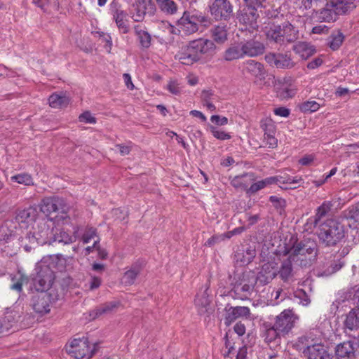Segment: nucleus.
<instances>
[{"mask_svg":"<svg viewBox=\"0 0 359 359\" xmlns=\"http://www.w3.org/2000/svg\"><path fill=\"white\" fill-rule=\"evenodd\" d=\"M279 254L288 255L294 264L301 267L311 266L318 254V246L314 241L305 239L299 241L297 238L292 236Z\"/></svg>","mask_w":359,"mask_h":359,"instance_id":"obj_1","label":"nucleus"},{"mask_svg":"<svg viewBox=\"0 0 359 359\" xmlns=\"http://www.w3.org/2000/svg\"><path fill=\"white\" fill-rule=\"evenodd\" d=\"M217 46L210 39L200 38L191 41L183 46L176 54L175 58L185 65H191L206 57L212 56Z\"/></svg>","mask_w":359,"mask_h":359,"instance_id":"obj_2","label":"nucleus"},{"mask_svg":"<svg viewBox=\"0 0 359 359\" xmlns=\"http://www.w3.org/2000/svg\"><path fill=\"white\" fill-rule=\"evenodd\" d=\"M55 223L52 219L41 217L36 224L29 229L22 243L27 252H29L37 245L51 244Z\"/></svg>","mask_w":359,"mask_h":359,"instance_id":"obj_3","label":"nucleus"},{"mask_svg":"<svg viewBox=\"0 0 359 359\" xmlns=\"http://www.w3.org/2000/svg\"><path fill=\"white\" fill-rule=\"evenodd\" d=\"M359 0H329L325 6L316 11V16L320 22H334L339 15H346L357 6Z\"/></svg>","mask_w":359,"mask_h":359,"instance_id":"obj_4","label":"nucleus"},{"mask_svg":"<svg viewBox=\"0 0 359 359\" xmlns=\"http://www.w3.org/2000/svg\"><path fill=\"white\" fill-rule=\"evenodd\" d=\"M345 236V226L337 219H328L320 224L318 238L323 246L335 247Z\"/></svg>","mask_w":359,"mask_h":359,"instance_id":"obj_5","label":"nucleus"},{"mask_svg":"<svg viewBox=\"0 0 359 359\" xmlns=\"http://www.w3.org/2000/svg\"><path fill=\"white\" fill-rule=\"evenodd\" d=\"M266 38L269 41H273L280 46L295 42L299 36L298 27L293 25L288 20H285L281 24L271 23L266 31Z\"/></svg>","mask_w":359,"mask_h":359,"instance_id":"obj_6","label":"nucleus"},{"mask_svg":"<svg viewBox=\"0 0 359 359\" xmlns=\"http://www.w3.org/2000/svg\"><path fill=\"white\" fill-rule=\"evenodd\" d=\"M299 345H302L304 358L306 359H332L328 347L321 342H316L309 336H302L298 338Z\"/></svg>","mask_w":359,"mask_h":359,"instance_id":"obj_7","label":"nucleus"},{"mask_svg":"<svg viewBox=\"0 0 359 359\" xmlns=\"http://www.w3.org/2000/svg\"><path fill=\"white\" fill-rule=\"evenodd\" d=\"M211 24V20L201 13L184 11L182 17L177 21V25L186 35H190L198 32L199 25L208 27Z\"/></svg>","mask_w":359,"mask_h":359,"instance_id":"obj_8","label":"nucleus"},{"mask_svg":"<svg viewBox=\"0 0 359 359\" xmlns=\"http://www.w3.org/2000/svg\"><path fill=\"white\" fill-rule=\"evenodd\" d=\"M67 210L68 207L64 199L58 196L43 198L40 206V210L47 216L53 212H57L58 215L55 219L57 222H62V224H67L70 221Z\"/></svg>","mask_w":359,"mask_h":359,"instance_id":"obj_9","label":"nucleus"},{"mask_svg":"<svg viewBox=\"0 0 359 359\" xmlns=\"http://www.w3.org/2000/svg\"><path fill=\"white\" fill-rule=\"evenodd\" d=\"M255 275L252 271L245 272L242 276L236 281L230 291V295L234 299H247L252 292L257 283Z\"/></svg>","mask_w":359,"mask_h":359,"instance_id":"obj_10","label":"nucleus"},{"mask_svg":"<svg viewBox=\"0 0 359 359\" xmlns=\"http://www.w3.org/2000/svg\"><path fill=\"white\" fill-rule=\"evenodd\" d=\"M58 299V293L53 289L49 292H37L32 296L30 306L36 313L44 315L50 312V305Z\"/></svg>","mask_w":359,"mask_h":359,"instance_id":"obj_11","label":"nucleus"},{"mask_svg":"<svg viewBox=\"0 0 359 359\" xmlns=\"http://www.w3.org/2000/svg\"><path fill=\"white\" fill-rule=\"evenodd\" d=\"M98 344L95 343L90 348L88 339L86 337L74 339L67 348V352L76 359L91 358L97 351Z\"/></svg>","mask_w":359,"mask_h":359,"instance_id":"obj_12","label":"nucleus"},{"mask_svg":"<svg viewBox=\"0 0 359 359\" xmlns=\"http://www.w3.org/2000/svg\"><path fill=\"white\" fill-rule=\"evenodd\" d=\"M36 274L32 278L34 288L37 292H49L55 280V273L47 265L38 266L35 269Z\"/></svg>","mask_w":359,"mask_h":359,"instance_id":"obj_13","label":"nucleus"},{"mask_svg":"<svg viewBox=\"0 0 359 359\" xmlns=\"http://www.w3.org/2000/svg\"><path fill=\"white\" fill-rule=\"evenodd\" d=\"M208 8L217 22H228L233 16V6L229 0H213Z\"/></svg>","mask_w":359,"mask_h":359,"instance_id":"obj_14","label":"nucleus"},{"mask_svg":"<svg viewBox=\"0 0 359 359\" xmlns=\"http://www.w3.org/2000/svg\"><path fill=\"white\" fill-rule=\"evenodd\" d=\"M40 219L41 217H39L38 208L32 205L18 210L15 217V220L20 228L26 229L32 228V226L35 225Z\"/></svg>","mask_w":359,"mask_h":359,"instance_id":"obj_15","label":"nucleus"},{"mask_svg":"<svg viewBox=\"0 0 359 359\" xmlns=\"http://www.w3.org/2000/svg\"><path fill=\"white\" fill-rule=\"evenodd\" d=\"M297 320L298 316L292 310L285 309L276 317L275 327L284 336L292 330Z\"/></svg>","mask_w":359,"mask_h":359,"instance_id":"obj_16","label":"nucleus"},{"mask_svg":"<svg viewBox=\"0 0 359 359\" xmlns=\"http://www.w3.org/2000/svg\"><path fill=\"white\" fill-rule=\"evenodd\" d=\"M134 13L133 18L135 22H142L146 15H154L156 7L152 0H135L132 5Z\"/></svg>","mask_w":359,"mask_h":359,"instance_id":"obj_17","label":"nucleus"},{"mask_svg":"<svg viewBox=\"0 0 359 359\" xmlns=\"http://www.w3.org/2000/svg\"><path fill=\"white\" fill-rule=\"evenodd\" d=\"M258 8L245 6L237 13V19L240 24L245 26L246 29L255 30L258 28L259 14Z\"/></svg>","mask_w":359,"mask_h":359,"instance_id":"obj_18","label":"nucleus"},{"mask_svg":"<svg viewBox=\"0 0 359 359\" xmlns=\"http://www.w3.org/2000/svg\"><path fill=\"white\" fill-rule=\"evenodd\" d=\"M265 60L271 66L278 69H290L293 68L296 63L288 53H269L265 55Z\"/></svg>","mask_w":359,"mask_h":359,"instance_id":"obj_19","label":"nucleus"},{"mask_svg":"<svg viewBox=\"0 0 359 359\" xmlns=\"http://www.w3.org/2000/svg\"><path fill=\"white\" fill-rule=\"evenodd\" d=\"M295 266L294 262L287 255V257L283 259L279 268L277 267V276L285 283H291L295 280Z\"/></svg>","mask_w":359,"mask_h":359,"instance_id":"obj_20","label":"nucleus"},{"mask_svg":"<svg viewBox=\"0 0 359 359\" xmlns=\"http://www.w3.org/2000/svg\"><path fill=\"white\" fill-rule=\"evenodd\" d=\"M277 263L274 261L264 263L255 278L257 282L264 285L270 283L277 276Z\"/></svg>","mask_w":359,"mask_h":359,"instance_id":"obj_21","label":"nucleus"},{"mask_svg":"<svg viewBox=\"0 0 359 359\" xmlns=\"http://www.w3.org/2000/svg\"><path fill=\"white\" fill-rule=\"evenodd\" d=\"M224 324L229 326L239 318H248L250 310L248 306H231L227 304L224 309Z\"/></svg>","mask_w":359,"mask_h":359,"instance_id":"obj_22","label":"nucleus"},{"mask_svg":"<svg viewBox=\"0 0 359 359\" xmlns=\"http://www.w3.org/2000/svg\"><path fill=\"white\" fill-rule=\"evenodd\" d=\"M239 44L243 57L245 56L256 57L264 53L265 49L262 43L254 39L241 41Z\"/></svg>","mask_w":359,"mask_h":359,"instance_id":"obj_23","label":"nucleus"},{"mask_svg":"<svg viewBox=\"0 0 359 359\" xmlns=\"http://www.w3.org/2000/svg\"><path fill=\"white\" fill-rule=\"evenodd\" d=\"M229 28L224 23L214 25L210 29V35L212 41L217 44H224L228 40Z\"/></svg>","mask_w":359,"mask_h":359,"instance_id":"obj_24","label":"nucleus"},{"mask_svg":"<svg viewBox=\"0 0 359 359\" xmlns=\"http://www.w3.org/2000/svg\"><path fill=\"white\" fill-rule=\"evenodd\" d=\"M292 50L303 60H307L316 53V47L306 41H298L293 46Z\"/></svg>","mask_w":359,"mask_h":359,"instance_id":"obj_25","label":"nucleus"},{"mask_svg":"<svg viewBox=\"0 0 359 359\" xmlns=\"http://www.w3.org/2000/svg\"><path fill=\"white\" fill-rule=\"evenodd\" d=\"M113 18L120 32L127 34L129 32L130 26L126 11L116 8L112 11Z\"/></svg>","mask_w":359,"mask_h":359,"instance_id":"obj_26","label":"nucleus"},{"mask_svg":"<svg viewBox=\"0 0 359 359\" xmlns=\"http://www.w3.org/2000/svg\"><path fill=\"white\" fill-rule=\"evenodd\" d=\"M244 70L251 76L264 79L266 71L263 64L254 60H248L243 63Z\"/></svg>","mask_w":359,"mask_h":359,"instance_id":"obj_27","label":"nucleus"},{"mask_svg":"<svg viewBox=\"0 0 359 359\" xmlns=\"http://www.w3.org/2000/svg\"><path fill=\"white\" fill-rule=\"evenodd\" d=\"M256 255L255 249L252 246L243 247L235 253V259L237 263L242 265L250 263Z\"/></svg>","mask_w":359,"mask_h":359,"instance_id":"obj_28","label":"nucleus"},{"mask_svg":"<svg viewBox=\"0 0 359 359\" xmlns=\"http://www.w3.org/2000/svg\"><path fill=\"white\" fill-rule=\"evenodd\" d=\"M158 8L165 15L172 16L179 13L180 7L174 0H155Z\"/></svg>","mask_w":359,"mask_h":359,"instance_id":"obj_29","label":"nucleus"},{"mask_svg":"<svg viewBox=\"0 0 359 359\" xmlns=\"http://www.w3.org/2000/svg\"><path fill=\"white\" fill-rule=\"evenodd\" d=\"M134 32L137 38L140 48L143 50L148 49L151 45V36L147 32L146 27L137 25L134 27Z\"/></svg>","mask_w":359,"mask_h":359,"instance_id":"obj_30","label":"nucleus"},{"mask_svg":"<svg viewBox=\"0 0 359 359\" xmlns=\"http://www.w3.org/2000/svg\"><path fill=\"white\" fill-rule=\"evenodd\" d=\"M335 353L338 359H354L355 348L353 343L349 341L337 345Z\"/></svg>","mask_w":359,"mask_h":359,"instance_id":"obj_31","label":"nucleus"},{"mask_svg":"<svg viewBox=\"0 0 359 359\" xmlns=\"http://www.w3.org/2000/svg\"><path fill=\"white\" fill-rule=\"evenodd\" d=\"M210 289V283H207L204 286V290L200 291L196 297L195 305L198 307L200 312H205L207 307L210 305V299L209 298L208 290Z\"/></svg>","mask_w":359,"mask_h":359,"instance_id":"obj_32","label":"nucleus"},{"mask_svg":"<svg viewBox=\"0 0 359 359\" xmlns=\"http://www.w3.org/2000/svg\"><path fill=\"white\" fill-rule=\"evenodd\" d=\"M142 268L140 263L136 262L133 264L130 268L123 273L121 283L125 285H132L142 271Z\"/></svg>","mask_w":359,"mask_h":359,"instance_id":"obj_33","label":"nucleus"},{"mask_svg":"<svg viewBox=\"0 0 359 359\" xmlns=\"http://www.w3.org/2000/svg\"><path fill=\"white\" fill-rule=\"evenodd\" d=\"M119 304V302L116 301L102 304L91 312L90 316L93 318H96L102 315L111 313L118 307Z\"/></svg>","mask_w":359,"mask_h":359,"instance_id":"obj_34","label":"nucleus"},{"mask_svg":"<svg viewBox=\"0 0 359 359\" xmlns=\"http://www.w3.org/2000/svg\"><path fill=\"white\" fill-rule=\"evenodd\" d=\"M222 58L227 62L243 58L240 44H231L224 51Z\"/></svg>","mask_w":359,"mask_h":359,"instance_id":"obj_35","label":"nucleus"},{"mask_svg":"<svg viewBox=\"0 0 359 359\" xmlns=\"http://www.w3.org/2000/svg\"><path fill=\"white\" fill-rule=\"evenodd\" d=\"M264 332L263 337L264 341L267 343L276 341L280 339L281 336H283L280 332H279L276 327L275 325H272L269 323H265L264 324Z\"/></svg>","mask_w":359,"mask_h":359,"instance_id":"obj_36","label":"nucleus"},{"mask_svg":"<svg viewBox=\"0 0 359 359\" xmlns=\"http://www.w3.org/2000/svg\"><path fill=\"white\" fill-rule=\"evenodd\" d=\"M13 223L12 220H6L0 226V243H7L14 236L13 229L15 226H13Z\"/></svg>","mask_w":359,"mask_h":359,"instance_id":"obj_37","label":"nucleus"},{"mask_svg":"<svg viewBox=\"0 0 359 359\" xmlns=\"http://www.w3.org/2000/svg\"><path fill=\"white\" fill-rule=\"evenodd\" d=\"M345 36L341 30H334L327 39V46L332 50H337L342 45Z\"/></svg>","mask_w":359,"mask_h":359,"instance_id":"obj_38","label":"nucleus"},{"mask_svg":"<svg viewBox=\"0 0 359 359\" xmlns=\"http://www.w3.org/2000/svg\"><path fill=\"white\" fill-rule=\"evenodd\" d=\"M253 177L252 173L245 172L241 175L235 176L231 180V184L236 189H248L249 180H252Z\"/></svg>","mask_w":359,"mask_h":359,"instance_id":"obj_39","label":"nucleus"},{"mask_svg":"<svg viewBox=\"0 0 359 359\" xmlns=\"http://www.w3.org/2000/svg\"><path fill=\"white\" fill-rule=\"evenodd\" d=\"M349 246H345L338 251L337 257H339V259L337 262L334 261L333 263L330 264V266L327 269V271L329 273H334L340 270L344 266L345 262L344 260L341 259V258L347 255L349 253Z\"/></svg>","mask_w":359,"mask_h":359,"instance_id":"obj_40","label":"nucleus"},{"mask_svg":"<svg viewBox=\"0 0 359 359\" xmlns=\"http://www.w3.org/2000/svg\"><path fill=\"white\" fill-rule=\"evenodd\" d=\"M358 311H359L358 309H353L346 315L344 322L345 328L354 330L359 327V312Z\"/></svg>","mask_w":359,"mask_h":359,"instance_id":"obj_41","label":"nucleus"},{"mask_svg":"<svg viewBox=\"0 0 359 359\" xmlns=\"http://www.w3.org/2000/svg\"><path fill=\"white\" fill-rule=\"evenodd\" d=\"M69 97L64 94L53 93L48 98L49 105L52 108L66 107L69 103Z\"/></svg>","mask_w":359,"mask_h":359,"instance_id":"obj_42","label":"nucleus"},{"mask_svg":"<svg viewBox=\"0 0 359 359\" xmlns=\"http://www.w3.org/2000/svg\"><path fill=\"white\" fill-rule=\"evenodd\" d=\"M201 101L203 105L206 106L207 109L211 111L216 110V107L214 105L213 102L217 100V96L215 95L211 90H203L201 95Z\"/></svg>","mask_w":359,"mask_h":359,"instance_id":"obj_43","label":"nucleus"},{"mask_svg":"<svg viewBox=\"0 0 359 359\" xmlns=\"http://www.w3.org/2000/svg\"><path fill=\"white\" fill-rule=\"evenodd\" d=\"M54 242H57L59 243H63L65 245L69 244L73 242V238L66 231L57 228H54L53 236L51 238V244H53Z\"/></svg>","mask_w":359,"mask_h":359,"instance_id":"obj_44","label":"nucleus"},{"mask_svg":"<svg viewBox=\"0 0 359 359\" xmlns=\"http://www.w3.org/2000/svg\"><path fill=\"white\" fill-rule=\"evenodd\" d=\"M348 225L354 229L359 228V204L351 208L346 214Z\"/></svg>","mask_w":359,"mask_h":359,"instance_id":"obj_45","label":"nucleus"},{"mask_svg":"<svg viewBox=\"0 0 359 359\" xmlns=\"http://www.w3.org/2000/svg\"><path fill=\"white\" fill-rule=\"evenodd\" d=\"M275 183L276 180L273 176L266 177L252 184L250 188L247 189V193L250 194H255L269 185L275 184Z\"/></svg>","mask_w":359,"mask_h":359,"instance_id":"obj_46","label":"nucleus"},{"mask_svg":"<svg viewBox=\"0 0 359 359\" xmlns=\"http://www.w3.org/2000/svg\"><path fill=\"white\" fill-rule=\"evenodd\" d=\"M10 180L13 183H18L25 186L34 185V181L32 175L25 172L13 175L11 177Z\"/></svg>","mask_w":359,"mask_h":359,"instance_id":"obj_47","label":"nucleus"},{"mask_svg":"<svg viewBox=\"0 0 359 359\" xmlns=\"http://www.w3.org/2000/svg\"><path fill=\"white\" fill-rule=\"evenodd\" d=\"M11 281L12 283L10 285V289L20 293L22 291V285L25 283H27L28 278L25 275L18 273L17 276L11 278Z\"/></svg>","mask_w":359,"mask_h":359,"instance_id":"obj_48","label":"nucleus"},{"mask_svg":"<svg viewBox=\"0 0 359 359\" xmlns=\"http://www.w3.org/2000/svg\"><path fill=\"white\" fill-rule=\"evenodd\" d=\"M276 180V184H297L300 182L302 179L301 177H298L297 176L291 177L288 175H278L273 176ZM282 187L281 186H280Z\"/></svg>","mask_w":359,"mask_h":359,"instance_id":"obj_49","label":"nucleus"},{"mask_svg":"<svg viewBox=\"0 0 359 359\" xmlns=\"http://www.w3.org/2000/svg\"><path fill=\"white\" fill-rule=\"evenodd\" d=\"M260 127L264 131V135L276 133V127L271 118H263L260 121Z\"/></svg>","mask_w":359,"mask_h":359,"instance_id":"obj_50","label":"nucleus"},{"mask_svg":"<svg viewBox=\"0 0 359 359\" xmlns=\"http://www.w3.org/2000/svg\"><path fill=\"white\" fill-rule=\"evenodd\" d=\"M330 210V205L326 202H324L317 209L316 214L315 215L314 223L317 225L318 222L325 217L327 213Z\"/></svg>","mask_w":359,"mask_h":359,"instance_id":"obj_51","label":"nucleus"},{"mask_svg":"<svg viewBox=\"0 0 359 359\" xmlns=\"http://www.w3.org/2000/svg\"><path fill=\"white\" fill-rule=\"evenodd\" d=\"M319 107L320 104L314 100L304 102L299 106L300 110L304 113L316 111Z\"/></svg>","mask_w":359,"mask_h":359,"instance_id":"obj_52","label":"nucleus"},{"mask_svg":"<svg viewBox=\"0 0 359 359\" xmlns=\"http://www.w3.org/2000/svg\"><path fill=\"white\" fill-rule=\"evenodd\" d=\"M210 130L212 135L219 140H226L231 139V136L229 133H227L223 130H219L215 126H210Z\"/></svg>","mask_w":359,"mask_h":359,"instance_id":"obj_53","label":"nucleus"},{"mask_svg":"<svg viewBox=\"0 0 359 359\" xmlns=\"http://www.w3.org/2000/svg\"><path fill=\"white\" fill-rule=\"evenodd\" d=\"M275 133L264 135V143L269 148L274 149L278 146V140L274 136Z\"/></svg>","mask_w":359,"mask_h":359,"instance_id":"obj_54","label":"nucleus"},{"mask_svg":"<svg viewBox=\"0 0 359 359\" xmlns=\"http://www.w3.org/2000/svg\"><path fill=\"white\" fill-rule=\"evenodd\" d=\"M269 201L276 209H279L280 210H284L286 205L285 200L276 196H271L269 197Z\"/></svg>","mask_w":359,"mask_h":359,"instance_id":"obj_55","label":"nucleus"},{"mask_svg":"<svg viewBox=\"0 0 359 359\" xmlns=\"http://www.w3.org/2000/svg\"><path fill=\"white\" fill-rule=\"evenodd\" d=\"M33 3L43 11L46 10V6L48 5L56 7L58 4L57 0H33Z\"/></svg>","mask_w":359,"mask_h":359,"instance_id":"obj_56","label":"nucleus"},{"mask_svg":"<svg viewBox=\"0 0 359 359\" xmlns=\"http://www.w3.org/2000/svg\"><path fill=\"white\" fill-rule=\"evenodd\" d=\"M295 297L300 299V303L304 306H307L311 302L310 298L302 289L295 292Z\"/></svg>","mask_w":359,"mask_h":359,"instance_id":"obj_57","label":"nucleus"},{"mask_svg":"<svg viewBox=\"0 0 359 359\" xmlns=\"http://www.w3.org/2000/svg\"><path fill=\"white\" fill-rule=\"evenodd\" d=\"M80 122L86 123H95L96 118L93 117L89 111H85L82 113L79 117Z\"/></svg>","mask_w":359,"mask_h":359,"instance_id":"obj_58","label":"nucleus"},{"mask_svg":"<svg viewBox=\"0 0 359 359\" xmlns=\"http://www.w3.org/2000/svg\"><path fill=\"white\" fill-rule=\"evenodd\" d=\"M95 237H97L96 231L93 229H90L83 233L82 240L84 243H88Z\"/></svg>","mask_w":359,"mask_h":359,"instance_id":"obj_59","label":"nucleus"},{"mask_svg":"<svg viewBox=\"0 0 359 359\" xmlns=\"http://www.w3.org/2000/svg\"><path fill=\"white\" fill-rule=\"evenodd\" d=\"M330 31V27L325 25H319L312 28L311 32L315 34H327Z\"/></svg>","mask_w":359,"mask_h":359,"instance_id":"obj_60","label":"nucleus"},{"mask_svg":"<svg viewBox=\"0 0 359 359\" xmlns=\"http://www.w3.org/2000/svg\"><path fill=\"white\" fill-rule=\"evenodd\" d=\"M210 120L217 126H224L228 123V118L226 117L220 116L219 115H212Z\"/></svg>","mask_w":359,"mask_h":359,"instance_id":"obj_61","label":"nucleus"},{"mask_svg":"<svg viewBox=\"0 0 359 359\" xmlns=\"http://www.w3.org/2000/svg\"><path fill=\"white\" fill-rule=\"evenodd\" d=\"M266 0H243L246 6L256 8H262Z\"/></svg>","mask_w":359,"mask_h":359,"instance_id":"obj_62","label":"nucleus"},{"mask_svg":"<svg viewBox=\"0 0 359 359\" xmlns=\"http://www.w3.org/2000/svg\"><path fill=\"white\" fill-rule=\"evenodd\" d=\"M102 283V280L99 277L92 276L89 282V288L90 290L98 288Z\"/></svg>","mask_w":359,"mask_h":359,"instance_id":"obj_63","label":"nucleus"},{"mask_svg":"<svg viewBox=\"0 0 359 359\" xmlns=\"http://www.w3.org/2000/svg\"><path fill=\"white\" fill-rule=\"evenodd\" d=\"M323 62V60L321 57H316L307 64V68L309 69H314L321 66Z\"/></svg>","mask_w":359,"mask_h":359,"instance_id":"obj_64","label":"nucleus"}]
</instances>
